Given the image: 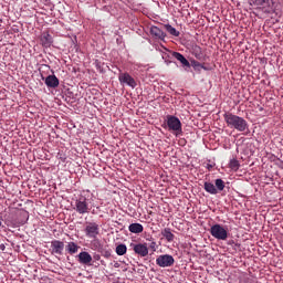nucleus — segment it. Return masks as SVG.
<instances>
[{
    "label": "nucleus",
    "instance_id": "f257e3e1",
    "mask_svg": "<svg viewBox=\"0 0 283 283\" xmlns=\"http://www.w3.org/2000/svg\"><path fill=\"white\" fill-rule=\"evenodd\" d=\"M227 127L233 128L237 132H247L249 124L243 117L237 116L231 112H226L223 115Z\"/></svg>",
    "mask_w": 283,
    "mask_h": 283
},
{
    "label": "nucleus",
    "instance_id": "f03ea898",
    "mask_svg": "<svg viewBox=\"0 0 283 283\" xmlns=\"http://www.w3.org/2000/svg\"><path fill=\"white\" fill-rule=\"evenodd\" d=\"M210 234L216 240L227 241L229 238V230L220 223L212 224L210 228Z\"/></svg>",
    "mask_w": 283,
    "mask_h": 283
},
{
    "label": "nucleus",
    "instance_id": "7ed1b4c3",
    "mask_svg": "<svg viewBox=\"0 0 283 283\" xmlns=\"http://www.w3.org/2000/svg\"><path fill=\"white\" fill-rule=\"evenodd\" d=\"M166 125L168 126L169 132H176V136L182 134V124L179 117H176L174 115L166 116Z\"/></svg>",
    "mask_w": 283,
    "mask_h": 283
},
{
    "label": "nucleus",
    "instance_id": "20e7f679",
    "mask_svg": "<svg viewBox=\"0 0 283 283\" xmlns=\"http://www.w3.org/2000/svg\"><path fill=\"white\" fill-rule=\"evenodd\" d=\"M74 210L81 216L88 214L92 211L90 208L88 199L86 197L81 196L75 200Z\"/></svg>",
    "mask_w": 283,
    "mask_h": 283
},
{
    "label": "nucleus",
    "instance_id": "39448f33",
    "mask_svg": "<svg viewBox=\"0 0 283 283\" xmlns=\"http://www.w3.org/2000/svg\"><path fill=\"white\" fill-rule=\"evenodd\" d=\"M85 237L95 240L99 234V224L96 222H87L84 228Z\"/></svg>",
    "mask_w": 283,
    "mask_h": 283
},
{
    "label": "nucleus",
    "instance_id": "423d86ee",
    "mask_svg": "<svg viewBox=\"0 0 283 283\" xmlns=\"http://www.w3.org/2000/svg\"><path fill=\"white\" fill-rule=\"evenodd\" d=\"M156 264L159 268H172L175 264V259L170 254H161L157 256Z\"/></svg>",
    "mask_w": 283,
    "mask_h": 283
},
{
    "label": "nucleus",
    "instance_id": "0eeeda50",
    "mask_svg": "<svg viewBox=\"0 0 283 283\" xmlns=\"http://www.w3.org/2000/svg\"><path fill=\"white\" fill-rule=\"evenodd\" d=\"M130 248L140 258H146L149 254L147 243H130Z\"/></svg>",
    "mask_w": 283,
    "mask_h": 283
},
{
    "label": "nucleus",
    "instance_id": "6e6552de",
    "mask_svg": "<svg viewBox=\"0 0 283 283\" xmlns=\"http://www.w3.org/2000/svg\"><path fill=\"white\" fill-rule=\"evenodd\" d=\"M118 81L119 83L126 84L132 88H135L137 85L135 78L132 77V75H129L128 73H119Z\"/></svg>",
    "mask_w": 283,
    "mask_h": 283
},
{
    "label": "nucleus",
    "instance_id": "1a4fd4ad",
    "mask_svg": "<svg viewBox=\"0 0 283 283\" xmlns=\"http://www.w3.org/2000/svg\"><path fill=\"white\" fill-rule=\"evenodd\" d=\"M77 262H80L82 265L91 266L93 262V256L88 252H81L77 254Z\"/></svg>",
    "mask_w": 283,
    "mask_h": 283
},
{
    "label": "nucleus",
    "instance_id": "9d476101",
    "mask_svg": "<svg viewBox=\"0 0 283 283\" xmlns=\"http://www.w3.org/2000/svg\"><path fill=\"white\" fill-rule=\"evenodd\" d=\"M64 248H65V244L63 243V241H59V240L51 241V251L53 254L62 255Z\"/></svg>",
    "mask_w": 283,
    "mask_h": 283
},
{
    "label": "nucleus",
    "instance_id": "9b49d317",
    "mask_svg": "<svg viewBox=\"0 0 283 283\" xmlns=\"http://www.w3.org/2000/svg\"><path fill=\"white\" fill-rule=\"evenodd\" d=\"M150 35L163 42L167 38V33H164L159 27H150Z\"/></svg>",
    "mask_w": 283,
    "mask_h": 283
},
{
    "label": "nucleus",
    "instance_id": "f8f14e48",
    "mask_svg": "<svg viewBox=\"0 0 283 283\" xmlns=\"http://www.w3.org/2000/svg\"><path fill=\"white\" fill-rule=\"evenodd\" d=\"M44 84L50 88H55L60 86V80L54 74L49 75L46 80H44Z\"/></svg>",
    "mask_w": 283,
    "mask_h": 283
},
{
    "label": "nucleus",
    "instance_id": "ddd939ff",
    "mask_svg": "<svg viewBox=\"0 0 283 283\" xmlns=\"http://www.w3.org/2000/svg\"><path fill=\"white\" fill-rule=\"evenodd\" d=\"M53 38L49 33H42L41 35V44L43 48L52 46Z\"/></svg>",
    "mask_w": 283,
    "mask_h": 283
},
{
    "label": "nucleus",
    "instance_id": "4468645a",
    "mask_svg": "<svg viewBox=\"0 0 283 283\" xmlns=\"http://www.w3.org/2000/svg\"><path fill=\"white\" fill-rule=\"evenodd\" d=\"M172 57L179 61V63H181V65H184L185 67H190L189 61L181 53L172 52Z\"/></svg>",
    "mask_w": 283,
    "mask_h": 283
},
{
    "label": "nucleus",
    "instance_id": "2eb2a0df",
    "mask_svg": "<svg viewBox=\"0 0 283 283\" xmlns=\"http://www.w3.org/2000/svg\"><path fill=\"white\" fill-rule=\"evenodd\" d=\"M81 247L76 244L74 241L69 242L66 245V251L70 255L78 253Z\"/></svg>",
    "mask_w": 283,
    "mask_h": 283
},
{
    "label": "nucleus",
    "instance_id": "dca6fc26",
    "mask_svg": "<svg viewBox=\"0 0 283 283\" xmlns=\"http://www.w3.org/2000/svg\"><path fill=\"white\" fill-rule=\"evenodd\" d=\"M128 230L130 233L139 234L143 233V231H145V228L143 227L142 223H130Z\"/></svg>",
    "mask_w": 283,
    "mask_h": 283
},
{
    "label": "nucleus",
    "instance_id": "f3484780",
    "mask_svg": "<svg viewBox=\"0 0 283 283\" xmlns=\"http://www.w3.org/2000/svg\"><path fill=\"white\" fill-rule=\"evenodd\" d=\"M203 189L206 192L211 193V195H217L219 192L218 189L216 188V185H213L209 181H206L203 184Z\"/></svg>",
    "mask_w": 283,
    "mask_h": 283
},
{
    "label": "nucleus",
    "instance_id": "a211bd4d",
    "mask_svg": "<svg viewBox=\"0 0 283 283\" xmlns=\"http://www.w3.org/2000/svg\"><path fill=\"white\" fill-rule=\"evenodd\" d=\"M161 235L163 238H165L166 241L174 242L175 240V234L170 231L169 228H165L164 230H161Z\"/></svg>",
    "mask_w": 283,
    "mask_h": 283
},
{
    "label": "nucleus",
    "instance_id": "6ab92c4d",
    "mask_svg": "<svg viewBox=\"0 0 283 283\" xmlns=\"http://www.w3.org/2000/svg\"><path fill=\"white\" fill-rule=\"evenodd\" d=\"M191 54L196 56V59L201 60L202 59V49L200 45H192L191 48Z\"/></svg>",
    "mask_w": 283,
    "mask_h": 283
},
{
    "label": "nucleus",
    "instance_id": "aec40b11",
    "mask_svg": "<svg viewBox=\"0 0 283 283\" xmlns=\"http://www.w3.org/2000/svg\"><path fill=\"white\" fill-rule=\"evenodd\" d=\"M164 27H165L166 32L169 33V35L176 36V38L180 36V32L177 31L175 27H172L170 24H165Z\"/></svg>",
    "mask_w": 283,
    "mask_h": 283
},
{
    "label": "nucleus",
    "instance_id": "412c9836",
    "mask_svg": "<svg viewBox=\"0 0 283 283\" xmlns=\"http://www.w3.org/2000/svg\"><path fill=\"white\" fill-rule=\"evenodd\" d=\"M115 252L117 255H126L127 253L126 244H123V243L118 244L115 249Z\"/></svg>",
    "mask_w": 283,
    "mask_h": 283
},
{
    "label": "nucleus",
    "instance_id": "4be33fe9",
    "mask_svg": "<svg viewBox=\"0 0 283 283\" xmlns=\"http://www.w3.org/2000/svg\"><path fill=\"white\" fill-rule=\"evenodd\" d=\"M229 167L232 171H238L240 169V161H238L235 158H232L229 163Z\"/></svg>",
    "mask_w": 283,
    "mask_h": 283
},
{
    "label": "nucleus",
    "instance_id": "5701e85b",
    "mask_svg": "<svg viewBox=\"0 0 283 283\" xmlns=\"http://www.w3.org/2000/svg\"><path fill=\"white\" fill-rule=\"evenodd\" d=\"M216 189L219 192H222L224 189V181L222 179H216Z\"/></svg>",
    "mask_w": 283,
    "mask_h": 283
},
{
    "label": "nucleus",
    "instance_id": "b1692460",
    "mask_svg": "<svg viewBox=\"0 0 283 283\" xmlns=\"http://www.w3.org/2000/svg\"><path fill=\"white\" fill-rule=\"evenodd\" d=\"M268 0H250V4L256 8L263 7Z\"/></svg>",
    "mask_w": 283,
    "mask_h": 283
},
{
    "label": "nucleus",
    "instance_id": "393cba45",
    "mask_svg": "<svg viewBox=\"0 0 283 283\" xmlns=\"http://www.w3.org/2000/svg\"><path fill=\"white\" fill-rule=\"evenodd\" d=\"M149 248L153 252L157 251V243L156 241H151L150 244H149Z\"/></svg>",
    "mask_w": 283,
    "mask_h": 283
},
{
    "label": "nucleus",
    "instance_id": "a878e982",
    "mask_svg": "<svg viewBox=\"0 0 283 283\" xmlns=\"http://www.w3.org/2000/svg\"><path fill=\"white\" fill-rule=\"evenodd\" d=\"M94 260H95V261H99V260H101V255H99V254H95V255H94Z\"/></svg>",
    "mask_w": 283,
    "mask_h": 283
},
{
    "label": "nucleus",
    "instance_id": "bb28decb",
    "mask_svg": "<svg viewBox=\"0 0 283 283\" xmlns=\"http://www.w3.org/2000/svg\"><path fill=\"white\" fill-rule=\"evenodd\" d=\"M111 255H112L111 252H105V253H104V258H109Z\"/></svg>",
    "mask_w": 283,
    "mask_h": 283
},
{
    "label": "nucleus",
    "instance_id": "cd10ccee",
    "mask_svg": "<svg viewBox=\"0 0 283 283\" xmlns=\"http://www.w3.org/2000/svg\"><path fill=\"white\" fill-rule=\"evenodd\" d=\"M0 250L1 251H6V245L2 243V244H0Z\"/></svg>",
    "mask_w": 283,
    "mask_h": 283
},
{
    "label": "nucleus",
    "instance_id": "c85d7f7f",
    "mask_svg": "<svg viewBox=\"0 0 283 283\" xmlns=\"http://www.w3.org/2000/svg\"><path fill=\"white\" fill-rule=\"evenodd\" d=\"M2 223H3V217H1V214H0V227Z\"/></svg>",
    "mask_w": 283,
    "mask_h": 283
},
{
    "label": "nucleus",
    "instance_id": "c756f323",
    "mask_svg": "<svg viewBox=\"0 0 283 283\" xmlns=\"http://www.w3.org/2000/svg\"><path fill=\"white\" fill-rule=\"evenodd\" d=\"M254 281H250V280H247V283H253ZM254 283H256V282H254Z\"/></svg>",
    "mask_w": 283,
    "mask_h": 283
},
{
    "label": "nucleus",
    "instance_id": "7c9ffc66",
    "mask_svg": "<svg viewBox=\"0 0 283 283\" xmlns=\"http://www.w3.org/2000/svg\"><path fill=\"white\" fill-rule=\"evenodd\" d=\"M213 166L212 165H208V168L210 169V168H212Z\"/></svg>",
    "mask_w": 283,
    "mask_h": 283
},
{
    "label": "nucleus",
    "instance_id": "2f4dec72",
    "mask_svg": "<svg viewBox=\"0 0 283 283\" xmlns=\"http://www.w3.org/2000/svg\"><path fill=\"white\" fill-rule=\"evenodd\" d=\"M92 214H95V211L94 210H92V212H91Z\"/></svg>",
    "mask_w": 283,
    "mask_h": 283
},
{
    "label": "nucleus",
    "instance_id": "473e14b6",
    "mask_svg": "<svg viewBox=\"0 0 283 283\" xmlns=\"http://www.w3.org/2000/svg\"><path fill=\"white\" fill-rule=\"evenodd\" d=\"M203 70H207L205 66H201Z\"/></svg>",
    "mask_w": 283,
    "mask_h": 283
}]
</instances>
